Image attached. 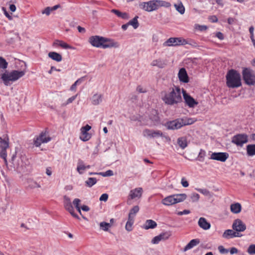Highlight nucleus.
<instances>
[{"instance_id": "f257e3e1", "label": "nucleus", "mask_w": 255, "mask_h": 255, "mask_svg": "<svg viewBox=\"0 0 255 255\" xmlns=\"http://www.w3.org/2000/svg\"><path fill=\"white\" fill-rule=\"evenodd\" d=\"M166 104L173 105L182 102L181 89L178 87L173 88L172 91L165 94L162 98Z\"/></svg>"}, {"instance_id": "f03ea898", "label": "nucleus", "mask_w": 255, "mask_h": 255, "mask_svg": "<svg viewBox=\"0 0 255 255\" xmlns=\"http://www.w3.org/2000/svg\"><path fill=\"white\" fill-rule=\"evenodd\" d=\"M226 79L227 85L229 88H238L242 85L241 75L235 70L232 69L228 71Z\"/></svg>"}, {"instance_id": "7ed1b4c3", "label": "nucleus", "mask_w": 255, "mask_h": 255, "mask_svg": "<svg viewBox=\"0 0 255 255\" xmlns=\"http://www.w3.org/2000/svg\"><path fill=\"white\" fill-rule=\"evenodd\" d=\"M169 4L163 0H152L147 2H142L139 3L140 8L147 11L151 12L158 9L160 7L163 6H168Z\"/></svg>"}, {"instance_id": "20e7f679", "label": "nucleus", "mask_w": 255, "mask_h": 255, "mask_svg": "<svg viewBox=\"0 0 255 255\" xmlns=\"http://www.w3.org/2000/svg\"><path fill=\"white\" fill-rule=\"evenodd\" d=\"M25 74V71L13 70L10 72H5L2 74L1 78L4 85L8 86L10 81L13 82L17 80L23 76Z\"/></svg>"}, {"instance_id": "39448f33", "label": "nucleus", "mask_w": 255, "mask_h": 255, "mask_svg": "<svg viewBox=\"0 0 255 255\" xmlns=\"http://www.w3.org/2000/svg\"><path fill=\"white\" fill-rule=\"evenodd\" d=\"M187 197L185 193L173 194L164 198L161 203L165 206H171L184 201Z\"/></svg>"}, {"instance_id": "423d86ee", "label": "nucleus", "mask_w": 255, "mask_h": 255, "mask_svg": "<svg viewBox=\"0 0 255 255\" xmlns=\"http://www.w3.org/2000/svg\"><path fill=\"white\" fill-rule=\"evenodd\" d=\"M242 75L245 83L248 85H255V74L252 70L245 68L243 70Z\"/></svg>"}, {"instance_id": "0eeeda50", "label": "nucleus", "mask_w": 255, "mask_h": 255, "mask_svg": "<svg viewBox=\"0 0 255 255\" xmlns=\"http://www.w3.org/2000/svg\"><path fill=\"white\" fill-rule=\"evenodd\" d=\"M26 158L24 156H21L13 158V165L14 168L19 173L24 171L26 167Z\"/></svg>"}, {"instance_id": "6e6552de", "label": "nucleus", "mask_w": 255, "mask_h": 255, "mask_svg": "<svg viewBox=\"0 0 255 255\" xmlns=\"http://www.w3.org/2000/svg\"><path fill=\"white\" fill-rule=\"evenodd\" d=\"M187 44V41L182 37H171L164 43L165 46H175Z\"/></svg>"}, {"instance_id": "1a4fd4ad", "label": "nucleus", "mask_w": 255, "mask_h": 255, "mask_svg": "<svg viewBox=\"0 0 255 255\" xmlns=\"http://www.w3.org/2000/svg\"><path fill=\"white\" fill-rule=\"evenodd\" d=\"M142 189L140 187L136 188L129 191L128 196L127 203L128 205L131 204V200L139 199L142 194Z\"/></svg>"}, {"instance_id": "9d476101", "label": "nucleus", "mask_w": 255, "mask_h": 255, "mask_svg": "<svg viewBox=\"0 0 255 255\" xmlns=\"http://www.w3.org/2000/svg\"><path fill=\"white\" fill-rule=\"evenodd\" d=\"M63 205L65 209L68 211L73 217L78 220L80 219V217L74 213V210L72 205L71 199L66 195L63 197Z\"/></svg>"}, {"instance_id": "9b49d317", "label": "nucleus", "mask_w": 255, "mask_h": 255, "mask_svg": "<svg viewBox=\"0 0 255 255\" xmlns=\"http://www.w3.org/2000/svg\"><path fill=\"white\" fill-rule=\"evenodd\" d=\"M184 126L183 119H178L173 121L168 122L165 124V127L168 129L176 130Z\"/></svg>"}, {"instance_id": "f8f14e48", "label": "nucleus", "mask_w": 255, "mask_h": 255, "mask_svg": "<svg viewBox=\"0 0 255 255\" xmlns=\"http://www.w3.org/2000/svg\"><path fill=\"white\" fill-rule=\"evenodd\" d=\"M182 92L185 103L189 108H194L198 104V102L187 94L185 90L182 89Z\"/></svg>"}, {"instance_id": "ddd939ff", "label": "nucleus", "mask_w": 255, "mask_h": 255, "mask_svg": "<svg viewBox=\"0 0 255 255\" xmlns=\"http://www.w3.org/2000/svg\"><path fill=\"white\" fill-rule=\"evenodd\" d=\"M248 135L246 134H239L233 136L232 142L238 146H242L248 142Z\"/></svg>"}, {"instance_id": "4468645a", "label": "nucleus", "mask_w": 255, "mask_h": 255, "mask_svg": "<svg viewBox=\"0 0 255 255\" xmlns=\"http://www.w3.org/2000/svg\"><path fill=\"white\" fill-rule=\"evenodd\" d=\"M143 136L146 138H151L162 136L163 133L159 130L145 129L142 132Z\"/></svg>"}, {"instance_id": "2eb2a0df", "label": "nucleus", "mask_w": 255, "mask_h": 255, "mask_svg": "<svg viewBox=\"0 0 255 255\" xmlns=\"http://www.w3.org/2000/svg\"><path fill=\"white\" fill-rule=\"evenodd\" d=\"M232 228L237 233L242 232L246 230V225L241 219H237L234 220Z\"/></svg>"}, {"instance_id": "dca6fc26", "label": "nucleus", "mask_w": 255, "mask_h": 255, "mask_svg": "<svg viewBox=\"0 0 255 255\" xmlns=\"http://www.w3.org/2000/svg\"><path fill=\"white\" fill-rule=\"evenodd\" d=\"M91 128V127L88 125L81 128L80 138L82 141H86L89 140L91 137V134L88 132Z\"/></svg>"}, {"instance_id": "f3484780", "label": "nucleus", "mask_w": 255, "mask_h": 255, "mask_svg": "<svg viewBox=\"0 0 255 255\" xmlns=\"http://www.w3.org/2000/svg\"><path fill=\"white\" fill-rule=\"evenodd\" d=\"M229 157V154L226 152H213L210 158L212 160L225 162Z\"/></svg>"}, {"instance_id": "a211bd4d", "label": "nucleus", "mask_w": 255, "mask_h": 255, "mask_svg": "<svg viewBox=\"0 0 255 255\" xmlns=\"http://www.w3.org/2000/svg\"><path fill=\"white\" fill-rule=\"evenodd\" d=\"M103 94L99 92H96L93 94L90 98V100L92 105L98 106L103 102Z\"/></svg>"}, {"instance_id": "6ab92c4d", "label": "nucleus", "mask_w": 255, "mask_h": 255, "mask_svg": "<svg viewBox=\"0 0 255 255\" xmlns=\"http://www.w3.org/2000/svg\"><path fill=\"white\" fill-rule=\"evenodd\" d=\"M120 46L119 43L118 42L115 41L114 40L111 39L105 38L103 37L102 47L103 48H107L115 47L118 48Z\"/></svg>"}, {"instance_id": "aec40b11", "label": "nucleus", "mask_w": 255, "mask_h": 255, "mask_svg": "<svg viewBox=\"0 0 255 255\" xmlns=\"http://www.w3.org/2000/svg\"><path fill=\"white\" fill-rule=\"evenodd\" d=\"M171 234L169 232H165L159 234V235L154 237L151 240V243L153 244H157L161 241H164L167 240Z\"/></svg>"}, {"instance_id": "412c9836", "label": "nucleus", "mask_w": 255, "mask_h": 255, "mask_svg": "<svg viewBox=\"0 0 255 255\" xmlns=\"http://www.w3.org/2000/svg\"><path fill=\"white\" fill-rule=\"evenodd\" d=\"M103 37L99 36H91L89 38V42L91 45L96 47H102Z\"/></svg>"}, {"instance_id": "4be33fe9", "label": "nucleus", "mask_w": 255, "mask_h": 255, "mask_svg": "<svg viewBox=\"0 0 255 255\" xmlns=\"http://www.w3.org/2000/svg\"><path fill=\"white\" fill-rule=\"evenodd\" d=\"M178 76L181 82L183 83H188L189 82L188 76L185 68H182L179 70Z\"/></svg>"}, {"instance_id": "5701e85b", "label": "nucleus", "mask_w": 255, "mask_h": 255, "mask_svg": "<svg viewBox=\"0 0 255 255\" xmlns=\"http://www.w3.org/2000/svg\"><path fill=\"white\" fill-rule=\"evenodd\" d=\"M90 167V165H86L83 161L79 160L77 163V171L80 174H82L85 170Z\"/></svg>"}, {"instance_id": "b1692460", "label": "nucleus", "mask_w": 255, "mask_h": 255, "mask_svg": "<svg viewBox=\"0 0 255 255\" xmlns=\"http://www.w3.org/2000/svg\"><path fill=\"white\" fill-rule=\"evenodd\" d=\"M237 237H241L240 234L230 229L226 230L223 234V237L226 239L233 238Z\"/></svg>"}, {"instance_id": "393cba45", "label": "nucleus", "mask_w": 255, "mask_h": 255, "mask_svg": "<svg viewBox=\"0 0 255 255\" xmlns=\"http://www.w3.org/2000/svg\"><path fill=\"white\" fill-rule=\"evenodd\" d=\"M199 226L205 230H209L211 227V224L208 222L207 220L203 217H201L198 221Z\"/></svg>"}, {"instance_id": "a878e982", "label": "nucleus", "mask_w": 255, "mask_h": 255, "mask_svg": "<svg viewBox=\"0 0 255 255\" xmlns=\"http://www.w3.org/2000/svg\"><path fill=\"white\" fill-rule=\"evenodd\" d=\"M157 226L156 223L152 220H147L142 226V228L145 230L149 229H154Z\"/></svg>"}, {"instance_id": "bb28decb", "label": "nucleus", "mask_w": 255, "mask_h": 255, "mask_svg": "<svg viewBox=\"0 0 255 255\" xmlns=\"http://www.w3.org/2000/svg\"><path fill=\"white\" fill-rule=\"evenodd\" d=\"M230 210L234 214H239L242 210L241 204L239 203L232 204L230 206Z\"/></svg>"}, {"instance_id": "cd10ccee", "label": "nucleus", "mask_w": 255, "mask_h": 255, "mask_svg": "<svg viewBox=\"0 0 255 255\" xmlns=\"http://www.w3.org/2000/svg\"><path fill=\"white\" fill-rule=\"evenodd\" d=\"M8 147V138L4 135L3 138L0 137V149H5Z\"/></svg>"}, {"instance_id": "c85d7f7f", "label": "nucleus", "mask_w": 255, "mask_h": 255, "mask_svg": "<svg viewBox=\"0 0 255 255\" xmlns=\"http://www.w3.org/2000/svg\"><path fill=\"white\" fill-rule=\"evenodd\" d=\"M200 243V241L198 239H193L190 241V242L184 247L183 249L184 252H186L187 251L191 249L195 246L198 245Z\"/></svg>"}, {"instance_id": "c756f323", "label": "nucleus", "mask_w": 255, "mask_h": 255, "mask_svg": "<svg viewBox=\"0 0 255 255\" xmlns=\"http://www.w3.org/2000/svg\"><path fill=\"white\" fill-rule=\"evenodd\" d=\"M150 65L152 66H157L160 68H163L166 65L165 62L161 59H155L153 60L150 63Z\"/></svg>"}, {"instance_id": "7c9ffc66", "label": "nucleus", "mask_w": 255, "mask_h": 255, "mask_svg": "<svg viewBox=\"0 0 255 255\" xmlns=\"http://www.w3.org/2000/svg\"><path fill=\"white\" fill-rule=\"evenodd\" d=\"M48 56L52 60L58 62L61 61L62 60V56L56 52H50L48 53Z\"/></svg>"}, {"instance_id": "2f4dec72", "label": "nucleus", "mask_w": 255, "mask_h": 255, "mask_svg": "<svg viewBox=\"0 0 255 255\" xmlns=\"http://www.w3.org/2000/svg\"><path fill=\"white\" fill-rule=\"evenodd\" d=\"M176 10L181 14H183L185 12V7L181 1H178L177 3L174 4Z\"/></svg>"}, {"instance_id": "473e14b6", "label": "nucleus", "mask_w": 255, "mask_h": 255, "mask_svg": "<svg viewBox=\"0 0 255 255\" xmlns=\"http://www.w3.org/2000/svg\"><path fill=\"white\" fill-rule=\"evenodd\" d=\"M177 143L182 149H184L187 146V138L185 137H181L178 138L177 139Z\"/></svg>"}, {"instance_id": "72a5a7b5", "label": "nucleus", "mask_w": 255, "mask_h": 255, "mask_svg": "<svg viewBox=\"0 0 255 255\" xmlns=\"http://www.w3.org/2000/svg\"><path fill=\"white\" fill-rule=\"evenodd\" d=\"M247 153L249 156L255 155V144H249L247 146Z\"/></svg>"}, {"instance_id": "f704fd0d", "label": "nucleus", "mask_w": 255, "mask_h": 255, "mask_svg": "<svg viewBox=\"0 0 255 255\" xmlns=\"http://www.w3.org/2000/svg\"><path fill=\"white\" fill-rule=\"evenodd\" d=\"M139 208L138 206H133L129 211L128 218L134 219V217L136 213L139 211Z\"/></svg>"}, {"instance_id": "c9c22d12", "label": "nucleus", "mask_w": 255, "mask_h": 255, "mask_svg": "<svg viewBox=\"0 0 255 255\" xmlns=\"http://www.w3.org/2000/svg\"><path fill=\"white\" fill-rule=\"evenodd\" d=\"M28 186L30 188H40V185L35 180L29 179L27 180Z\"/></svg>"}, {"instance_id": "e433bc0d", "label": "nucleus", "mask_w": 255, "mask_h": 255, "mask_svg": "<svg viewBox=\"0 0 255 255\" xmlns=\"http://www.w3.org/2000/svg\"><path fill=\"white\" fill-rule=\"evenodd\" d=\"M134 223V219L128 218V221L126 224L125 229L128 232L132 230V226Z\"/></svg>"}, {"instance_id": "4c0bfd02", "label": "nucleus", "mask_w": 255, "mask_h": 255, "mask_svg": "<svg viewBox=\"0 0 255 255\" xmlns=\"http://www.w3.org/2000/svg\"><path fill=\"white\" fill-rule=\"evenodd\" d=\"M153 117H150V119L152 121V125L154 126L157 125L159 123V118L157 115V112L156 111H153Z\"/></svg>"}, {"instance_id": "58836bf2", "label": "nucleus", "mask_w": 255, "mask_h": 255, "mask_svg": "<svg viewBox=\"0 0 255 255\" xmlns=\"http://www.w3.org/2000/svg\"><path fill=\"white\" fill-rule=\"evenodd\" d=\"M97 182V179L94 177H90L85 181L86 185L89 187H92Z\"/></svg>"}, {"instance_id": "ea45409f", "label": "nucleus", "mask_w": 255, "mask_h": 255, "mask_svg": "<svg viewBox=\"0 0 255 255\" xmlns=\"http://www.w3.org/2000/svg\"><path fill=\"white\" fill-rule=\"evenodd\" d=\"M196 190L200 193L203 194L204 195L208 196L210 198L213 196V194L206 189L196 188Z\"/></svg>"}, {"instance_id": "a19ab883", "label": "nucleus", "mask_w": 255, "mask_h": 255, "mask_svg": "<svg viewBox=\"0 0 255 255\" xmlns=\"http://www.w3.org/2000/svg\"><path fill=\"white\" fill-rule=\"evenodd\" d=\"M138 18V16L134 17L132 20H130L128 23L129 24V25H130L132 26V27L136 29L138 27L139 23L137 20V18Z\"/></svg>"}, {"instance_id": "79ce46f5", "label": "nucleus", "mask_w": 255, "mask_h": 255, "mask_svg": "<svg viewBox=\"0 0 255 255\" xmlns=\"http://www.w3.org/2000/svg\"><path fill=\"white\" fill-rule=\"evenodd\" d=\"M111 11L116 14L119 17H122L123 18H128V14L127 13H122L120 12L119 10L113 9L111 10Z\"/></svg>"}, {"instance_id": "37998d69", "label": "nucleus", "mask_w": 255, "mask_h": 255, "mask_svg": "<svg viewBox=\"0 0 255 255\" xmlns=\"http://www.w3.org/2000/svg\"><path fill=\"white\" fill-rule=\"evenodd\" d=\"M38 137L40 138V141H42L43 143H46L51 140L50 137L47 136L46 133L44 132H42Z\"/></svg>"}, {"instance_id": "c03bdc74", "label": "nucleus", "mask_w": 255, "mask_h": 255, "mask_svg": "<svg viewBox=\"0 0 255 255\" xmlns=\"http://www.w3.org/2000/svg\"><path fill=\"white\" fill-rule=\"evenodd\" d=\"M100 228L105 231H107L109 228L111 227V225L110 223H108L105 222H101L100 224Z\"/></svg>"}, {"instance_id": "a18cd8bd", "label": "nucleus", "mask_w": 255, "mask_h": 255, "mask_svg": "<svg viewBox=\"0 0 255 255\" xmlns=\"http://www.w3.org/2000/svg\"><path fill=\"white\" fill-rule=\"evenodd\" d=\"M247 253L251 255H255V244L250 245L248 249Z\"/></svg>"}, {"instance_id": "49530a36", "label": "nucleus", "mask_w": 255, "mask_h": 255, "mask_svg": "<svg viewBox=\"0 0 255 255\" xmlns=\"http://www.w3.org/2000/svg\"><path fill=\"white\" fill-rule=\"evenodd\" d=\"M190 198L192 202H196L199 201L200 195L196 193H193L190 195Z\"/></svg>"}, {"instance_id": "de8ad7c7", "label": "nucleus", "mask_w": 255, "mask_h": 255, "mask_svg": "<svg viewBox=\"0 0 255 255\" xmlns=\"http://www.w3.org/2000/svg\"><path fill=\"white\" fill-rule=\"evenodd\" d=\"M196 120L194 119L188 118V119H183V122L184 124V126L186 125H189L193 124L196 122Z\"/></svg>"}, {"instance_id": "09e8293b", "label": "nucleus", "mask_w": 255, "mask_h": 255, "mask_svg": "<svg viewBox=\"0 0 255 255\" xmlns=\"http://www.w3.org/2000/svg\"><path fill=\"white\" fill-rule=\"evenodd\" d=\"M7 67V63L3 58L0 57V68L6 69Z\"/></svg>"}, {"instance_id": "8fccbe9b", "label": "nucleus", "mask_w": 255, "mask_h": 255, "mask_svg": "<svg viewBox=\"0 0 255 255\" xmlns=\"http://www.w3.org/2000/svg\"><path fill=\"white\" fill-rule=\"evenodd\" d=\"M206 155V151L203 149H200L198 157L199 160L201 161L204 160V157Z\"/></svg>"}, {"instance_id": "3c124183", "label": "nucleus", "mask_w": 255, "mask_h": 255, "mask_svg": "<svg viewBox=\"0 0 255 255\" xmlns=\"http://www.w3.org/2000/svg\"><path fill=\"white\" fill-rule=\"evenodd\" d=\"M61 47L65 49H75L74 47L70 46L63 41H62Z\"/></svg>"}, {"instance_id": "603ef678", "label": "nucleus", "mask_w": 255, "mask_h": 255, "mask_svg": "<svg viewBox=\"0 0 255 255\" xmlns=\"http://www.w3.org/2000/svg\"><path fill=\"white\" fill-rule=\"evenodd\" d=\"M99 175H101L104 177L111 176L113 175V171L111 170H107L105 172H100L98 173Z\"/></svg>"}, {"instance_id": "864d4df0", "label": "nucleus", "mask_w": 255, "mask_h": 255, "mask_svg": "<svg viewBox=\"0 0 255 255\" xmlns=\"http://www.w3.org/2000/svg\"><path fill=\"white\" fill-rule=\"evenodd\" d=\"M218 249L221 254H226L228 253L229 252V250L225 249L223 246H219Z\"/></svg>"}, {"instance_id": "5fc2aeb1", "label": "nucleus", "mask_w": 255, "mask_h": 255, "mask_svg": "<svg viewBox=\"0 0 255 255\" xmlns=\"http://www.w3.org/2000/svg\"><path fill=\"white\" fill-rule=\"evenodd\" d=\"M0 156L6 162V151L5 149H0Z\"/></svg>"}, {"instance_id": "6e6d98bb", "label": "nucleus", "mask_w": 255, "mask_h": 255, "mask_svg": "<svg viewBox=\"0 0 255 255\" xmlns=\"http://www.w3.org/2000/svg\"><path fill=\"white\" fill-rule=\"evenodd\" d=\"M81 202V200H80L78 198H76L73 200V204L75 206V207L76 209L80 207V205Z\"/></svg>"}, {"instance_id": "4d7b16f0", "label": "nucleus", "mask_w": 255, "mask_h": 255, "mask_svg": "<svg viewBox=\"0 0 255 255\" xmlns=\"http://www.w3.org/2000/svg\"><path fill=\"white\" fill-rule=\"evenodd\" d=\"M195 28L198 29L200 31L206 30L207 29V27L206 25H200L199 24H195Z\"/></svg>"}, {"instance_id": "13d9d810", "label": "nucleus", "mask_w": 255, "mask_h": 255, "mask_svg": "<svg viewBox=\"0 0 255 255\" xmlns=\"http://www.w3.org/2000/svg\"><path fill=\"white\" fill-rule=\"evenodd\" d=\"M52 11L51 8V7H46L42 11V14H45L46 15H49L50 14V12Z\"/></svg>"}, {"instance_id": "bf43d9fd", "label": "nucleus", "mask_w": 255, "mask_h": 255, "mask_svg": "<svg viewBox=\"0 0 255 255\" xmlns=\"http://www.w3.org/2000/svg\"><path fill=\"white\" fill-rule=\"evenodd\" d=\"M77 95H76L74 96H72L69 98L66 101V103L64 104V105H68L71 103H72L76 98Z\"/></svg>"}, {"instance_id": "052dcab7", "label": "nucleus", "mask_w": 255, "mask_h": 255, "mask_svg": "<svg viewBox=\"0 0 255 255\" xmlns=\"http://www.w3.org/2000/svg\"><path fill=\"white\" fill-rule=\"evenodd\" d=\"M38 137H37L34 140V144L37 146H39L42 143H43Z\"/></svg>"}, {"instance_id": "680f3d73", "label": "nucleus", "mask_w": 255, "mask_h": 255, "mask_svg": "<svg viewBox=\"0 0 255 255\" xmlns=\"http://www.w3.org/2000/svg\"><path fill=\"white\" fill-rule=\"evenodd\" d=\"M62 40H55L53 43V46L57 47H61V43H62Z\"/></svg>"}, {"instance_id": "e2e57ef3", "label": "nucleus", "mask_w": 255, "mask_h": 255, "mask_svg": "<svg viewBox=\"0 0 255 255\" xmlns=\"http://www.w3.org/2000/svg\"><path fill=\"white\" fill-rule=\"evenodd\" d=\"M181 183L184 187H187L189 186L188 181L185 179L184 177L182 178Z\"/></svg>"}, {"instance_id": "0e129e2a", "label": "nucleus", "mask_w": 255, "mask_h": 255, "mask_svg": "<svg viewBox=\"0 0 255 255\" xmlns=\"http://www.w3.org/2000/svg\"><path fill=\"white\" fill-rule=\"evenodd\" d=\"M108 199V195L106 193L103 194L100 197V201H107Z\"/></svg>"}, {"instance_id": "69168bd1", "label": "nucleus", "mask_w": 255, "mask_h": 255, "mask_svg": "<svg viewBox=\"0 0 255 255\" xmlns=\"http://www.w3.org/2000/svg\"><path fill=\"white\" fill-rule=\"evenodd\" d=\"M229 252L231 255H234L238 253L239 251L236 248L232 247L230 249Z\"/></svg>"}, {"instance_id": "338daca9", "label": "nucleus", "mask_w": 255, "mask_h": 255, "mask_svg": "<svg viewBox=\"0 0 255 255\" xmlns=\"http://www.w3.org/2000/svg\"><path fill=\"white\" fill-rule=\"evenodd\" d=\"M254 27L252 26L249 28V32H250V35H250L251 38H254Z\"/></svg>"}, {"instance_id": "774afa93", "label": "nucleus", "mask_w": 255, "mask_h": 255, "mask_svg": "<svg viewBox=\"0 0 255 255\" xmlns=\"http://www.w3.org/2000/svg\"><path fill=\"white\" fill-rule=\"evenodd\" d=\"M136 91L139 93H145L146 91L141 86H138L136 88Z\"/></svg>"}]
</instances>
